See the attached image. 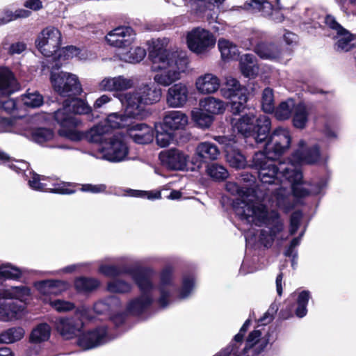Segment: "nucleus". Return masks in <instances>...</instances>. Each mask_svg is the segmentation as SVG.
Masks as SVG:
<instances>
[{"label":"nucleus","mask_w":356,"mask_h":356,"mask_svg":"<svg viewBox=\"0 0 356 356\" xmlns=\"http://www.w3.org/2000/svg\"><path fill=\"white\" fill-rule=\"evenodd\" d=\"M154 81L159 86L168 87L181 78L188 65V59L181 51L154 47L149 54Z\"/></svg>","instance_id":"nucleus-3"},{"label":"nucleus","mask_w":356,"mask_h":356,"mask_svg":"<svg viewBox=\"0 0 356 356\" xmlns=\"http://www.w3.org/2000/svg\"><path fill=\"white\" fill-rule=\"evenodd\" d=\"M302 178L296 182L292 183L291 188L294 196L304 197L309 195L320 194L326 186V181L321 179L315 183H302Z\"/></svg>","instance_id":"nucleus-29"},{"label":"nucleus","mask_w":356,"mask_h":356,"mask_svg":"<svg viewBox=\"0 0 356 356\" xmlns=\"http://www.w3.org/2000/svg\"><path fill=\"white\" fill-rule=\"evenodd\" d=\"M226 190L237 198L233 202L234 209L242 220L257 226L264 225L261 230L259 241L265 247H270L278 238V234L284 229V223L276 211H268L262 203L264 195L248 193L243 186L229 181Z\"/></svg>","instance_id":"nucleus-1"},{"label":"nucleus","mask_w":356,"mask_h":356,"mask_svg":"<svg viewBox=\"0 0 356 356\" xmlns=\"http://www.w3.org/2000/svg\"><path fill=\"white\" fill-rule=\"evenodd\" d=\"M218 46L224 60L234 59L238 54L237 46L229 40L221 38L218 40Z\"/></svg>","instance_id":"nucleus-49"},{"label":"nucleus","mask_w":356,"mask_h":356,"mask_svg":"<svg viewBox=\"0 0 356 356\" xmlns=\"http://www.w3.org/2000/svg\"><path fill=\"white\" fill-rule=\"evenodd\" d=\"M102 158L113 163L122 162L127 159L129 147L122 136H113L105 147L102 149Z\"/></svg>","instance_id":"nucleus-14"},{"label":"nucleus","mask_w":356,"mask_h":356,"mask_svg":"<svg viewBox=\"0 0 356 356\" xmlns=\"http://www.w3.org/2000/svg\"><path fill=\"white\" fill-rule=\"evenodd\" d=\"M51 327L47 323L38 325L31 332L30 341L32 343H38L47 341L50 337Z\"/></svg>","instance_id":"nucleus-50"},{"label":"nucleus","mask_w":356,"mask_h":356,"mask_svg":"<svg viewBox=\"0 0 356 356\" xmlns=\"http://www.w3.org/2000/svg\"><path fill=\"white\" fill-rule=\"evenodd\" d=\"M113 338L108 333L107 327L102 326L81 334L78 338L77 344L83 350H89L104 344Z\"/></svg>","instance_id":"nucleus-15"},{"label":"nucleus","mask_w":356,"mask_h":356,"mask_svg":"<svg viewBox=\"0 0 356 356\" xmlns=\"http://www.w3.org/2000/svg\"><path fill=\"white\" fill-rule=\"evenodd\" d=\"M128 131L132 140L138 144H148L153 140L154 137L153 129L144 123L130 124Z\"/></svg>","instance_id":"nucleus-30"},{"label":"nucleus","mask_w":356,"mask_h":356,"mask_svg":"<svg viewBox=\"0 0 356 356\" xmlns=\"http://www.w3.org/2000/svg\"><path fill=\"white\" fill-rule=\"evenodd\" d=\"M0 164H7L8 166L17 173L28 169L29 165L23 161H13L4 152L0 149Z\"/></svg>","instance_id":"nucleus-59"},{"label":"nucleus","mask_w":356,"mask_h":356,"mask_svg":"<svg viewBox=\"0 0 356 356\" xmlns=\"http://www.w3.org/2000/svg\"><path fill=\"white\" fill-rule=\"evenodd\" d=\"M19 118L0 117V133L11 132L22 134V124L19 122Z\"/></svg>","instance_id":"nucleus-47"},{"label":"nucleus","mask_w":356,"mask_h":356,"mask_svg":"<svg viewBox=\"0 0 356 356\" xmlns=\"http://www.w3.org/2000/svg\"><path fill=\"white\" fill-rule=\"evenodd\" d=\"M296 102L293 99H288L282 102L276 108L275 107V117L279 120L289 119L296 108Z\"/></svg>","instance_id":"nucleus-45"},{"label":"nucleus","mask_w":356,"mask_h":356,"mask_svg":"<svg viewBox=\"0 0 356 356\" xmlns=\"http://www.w3.org/2000/svg\"><path fill=\"white\" fill-rule=\"evenodd\" d=\"M192 120L202 128L209 127L213 120L211 115L206 113L200 107L199 108H194L191 111Z\"/></svg>","instance_id":"nucleus-57"},{"label":"nucleus","mask_w":356,"mask_h":356,"mask_svg":"<svg viewBox=\"0 0 356 356\" xmlns=\"http://www.w3.org/2000/svg\"><path fill=\"white\" fill-rule=\"evenodd\" d=\"M21 106L29 108H37L43 104L42 96L37 91H29L22 95L20 98Z\"/></svg>","instance_id":"nucleus-54"},{"label":"nucleus","mask_w":356,"mask_h":356,"mask_svg":"<svg viewBox=\"0 0 356 356\" xmlns=\"http://www.w3.org/2000/svg\"><path fill=\"white\" fill-rule=\"evenodd\" d=\"M188 88L186 84L175 83L167 91L166 103L170 108H181L188 102Z\"/></svg>","instance_id":"nucleus-23"},{"label":"nucleus","mask_w":356,"mask_h":356,"mask_svg":"<svg viewBox=\"0 0 356 356\" xmlns=\"http://www.w3.org/2000/svg\"><path fill=\"white\" fill-rule=\"evenodd\" d=\"M126 273L131 276V278L138 287L141 295L131 300L127 307L129 313L131 314H140L146 310L153 302L152 291L154 285L152 277L155 274L152 268H143L138 270H127Z\"/></svg>","instance_id":"nucleus-6"},{"label":"nucleus","mask_w":356,"mask_h":356,"mask_svg":"<svg viewBox=\"0 0 356 356\" xmlns=\"http://www.w3.org/2000/svg\"><path fill=\"white\" fill-rule=\"evenodd\" d=\"M268 343V334L263 335L261 330H254L249 334L242 353L236 356H257Z\"/></svg>","instance_id":"nucleus-20"},{"label":"nucleus","mask_w":356,"mask_h":356,"mask_svg":"<svg viewBox=\"0 0 356 356\" xmlns=\"http://www.w3.org/2000/svg\"><path fill=\"white\" fill-rule=\"evenodd\" d=\"M3 297L10 300L26 302L30 296V289L25 286H13L1 291Z\"/></svg>","instance_id":"nucleus-43"},{"label":"nucleus","mask_w":356,"mask_h":356,"mask_svg":"<svg viewBox=\"0 0 356 356\" xmlns=\"http://www.w3.org/2000/svg\"><path fill=\"white\" fill-rule=\"evenodd\" d=\"M90 309L81 306L78 308L74 314L68 318H60L56 320L55 327L57 332L65 339L74 338L84 326V320H91Z\"/></svg>","instance_id":"nucleus-9"},{"label":"nucleus","mask_w":356,"mask_h":356,"mask_svg":"<svg viewBox=\"0 0 356 356\" xmlns=\"http://www.w3.org/2000/svg\"><path fill=\"white\" fill-rule=\"evenodd\" d=\"M324 22L333 31V34L335 33L333 38L337 40L334 45L336 51L346 52L350 50L353 46L352 34L343 28L331 15H327Z\"/></svg>","instance_id":"nucleus-16"},{"label":"nucleus","mask_w":356,"mask_h":356,"mask_svg":"<svg viewBox=\"0 0 356 356\" xmlns=\"http://www.w3.org/2000/svg\"><path fill=\"white\" fill-rule=\"evenodd\" d=\"M51 81L54 90L61 96H75L82 92L78 76L74 74L65 72H51Z\"/></svg>","instance_id":"nucleus-10"},{"label":"nucleus","mask_w":356,"mask_h":356,"mask_svg":"<svg viewBox=\"0 0 356 356\" xmlns=\"http://www.w3.org/2000/svg\"><path fill=\"white\" fill-rule=\"evenodd\" d=\"M311 298V294L309 291H302L298 293L296 298L297 307L295 309V314L298 318H303L307 314V306Z\"/></svg>","instance_id":"nucleus-56"},{"label":"nucleus","mask_w":356,"mask_h":356,"mask_svg":"<svg viewBox=\"0 0 356 356\" xmlns=\"http://www.w3.org/2000/svg\"><path fill=\"white\" fill-rule=\"evenodd\" d=\"M247 94V89L242 86L234 77L226 78L225 88L221 90V95L226 99H234L238 96Z\"/></svg>","instance_id":"nucleus-35"},{"label":"nucleus","mask_w":356,"mask_h":356,"mask_svg":"<svg viewBox=\"0 0 356 356\" xmlns=\"http://www.w3.org/2000/svg\"><path fill=\"white\" fill-rule=\"evenodd\" d=\"M17 89V81L12 72L6 67H0V92L10 95Z\"/></svg>","instance_id":"nucleus-34"},{"label":"nucleus","mask_w":356,"mask_h":356,"mask_svg":"<svg viewBox=\"0 0 356 356\" xmlns=\"http://www.w3.org/2000/svg\"><path fill=\"white\" fill-rule=\"evenodd\" d=\"M207 174L213 180L222 181L228 177L227 170L218 163H211L207 166Z\"/></svg>","instance_id":"nucleus-60"},{"label":"nucleus","mask_w":356,"mask_h":356,"mask_svg":"<svg viewBox=\"0 0 356 356\" xmlns=\"http://www.w3.org/2000/svg\"><path fill=\"white\" fill-rule=\"evenodd\" d=\"M220 154L218 147L210 142H202L197 145L195 155L201 161L216 160Z\"/></svg>","instance_id":"nucleus-36"},{"label":"nucleus","mask_w":356,"mask_h":356,"mask_svg":"<svg viewBox=\"0 0 356 356\" xmlns=\"http://www.w3.org/2000/svg\"><path fill=\"white\" fill-rule=\"evenodd\" d=\"M217 140L218 143L224 145L227 161L232 167L240 169L246 166L247 162L245 156L233 146L232 140H228L225 136H219Z\"/></svg>","instance_id":"nucleus-25"},{"label":"nucleus","mask_w":356,"mask_h":356,"mask_svg":"<svg viewBox=\"0 0 356 356\" xmlns=\"http://www.w3.org/2000/svg\"><path fill=\"white\" fill-rule=\"evenodd\" d=\"M224 0H190L192 8L196 14L206 18L209 22L217 19V13L214 10L216 6H218Z\"/></svg>","instance_id":"nucleus-26"},{"label":"nucleus","mask_w":356,"mask_h":356,"mask_svg":"<svg viewBox=\"0 0 356 356\" xmlns=\"http://www.w3.org/2000/svg\"><path fill=\"white\" fill-rule=\"evenodd\" d=\"M309 120V111L307 106L302 103L297 104L293 112V125L297 128L304 129Z\"/></svg>","instance_id":"nucleus-42"},{"label":"nucleus","mask_w":356,"mask_h":356,"mask_svg":"<svg viewBox=\"0 0 356 356\" xmlns=\"http://www.w3.org/2000/svg\"><path fill=\"white\" fill-rule=\"evenodd\" d=\"M188 123V115L181 111L172 110L164 113L163 120L159 123L161 129H165L172 132L184 130Z\"/></svg>","instance_id":"nucleus-22"},{"label":"nucleus","mask_w":356,"mask_h":356,"mask_svg":"<svg viewBox=\"0 0 356 356\" xmlns=\"http://www.w3.org/2000/svg\"><path fill=\"white\" fill-rule=\"evenodd\" d=\"M161 96V90L154 84H142L133 92L119 95V99L125 106L127 115L134 118L143 119L148 115L145 106L159 102Z\"/></svg>","instance_id":"nucleus-5"},{"label":"nucleus","mask_w":356,"mask_h":356,"mask_svg":"<svg viewBox=\"0 0 356 356\" xmlns=\"http://www.w3.org/2000/svg\"><path fill=\"white\" fill-rule=\"evenodd\" d=\"M38 290L44 294L58 295L68 287L66 282L61 280H43L37 284Z\"/></svg>","instance_id":"nucleus-37"},{"label":"nucleus","mask_w":356,"mask_h":356,"mask_svg":"<svg viewBox=\"0 0 356 356\" xmlns=\"http://www.w3.org/2000/svg\"><path fill=\"white\" fill-rule=\"evenodd\" d=\"M92 54L86 49H81L74 46H68L60 50L59 58L63 57L64 59H70L74 57L80 60H86L91 57Z\"/></svg>","instance_id":"nucleus-48"},{"label":"nucleus","mask_w":356,"mask_h":356,"mask_svg":"<svg viewBox=\"0 0 356 356\" xmlns=\"http://www.w3.org/2000/svg\"><path fill=\"white\" fill-rule=\"evenodd\" d=\"M200 107L212 116L225 112L227 104L220 99L214 97H207L200 100Z\"/></svg>","instance_id":"nucleus-33"},{"label":"nucleus","mask_w":356,"mask_h":356,"mask_svg":"<svg viewBox=\"0 0 356 356\" xmlns=\"http://www.w3.org/2000/svg\"><path fill=\"white\" fill-rule=\"evenodd\" d=\"M99 285V281L95 278L80 277L74 282L75 289L82 293H87L96 289Z\"/></svg>","instance_id":"nucleus-55"},{"label":"nucleus","mask_w":356,"mask_h":356,"mask_svg":"<svg viewBox=\"0 0 356 356\" xmlns=\"http://www.w3.org/2000/svg\"><path fill=\"white\" fill-rule=\"evenodd\" d=\"M255 120V115L253 112L244 113L242 115L232 117L231 124L234 131H237L245 137L252 136L257 143L264 142L270 131L271 122L266 115H260Z\"/></svg>","instance_id":"nucleus-7"},{"label":"nucleus","mask_w":356,"mask_h":356,"mask_svg":"<svg viewBox=\"0 0 356 356\" xmlns=\"http://www.w3.org/2000/svg\"><path fill=\"white\" fill-rule=\"evenodd\" d=\"M22 275L19 268L13 266L9 264H3L0 266V280L1 279H17Z\"/></svg>","instance_id":"nucleus-64"},{"label":"nucleus","mask_w":356,"mask_h":356,"mask_svg":"<svg viewBox=\"0 0 356 356\" xmlns=\"http://www.w3.org/2000/svg\"><path fill=\"white\" fill-rule=\"evenodd\" d=\"M320 159L319 147L314 145L307 147L305 141L300 140L298 143V149L291 155L289 162L293 163L296 168L300 170L297 165L302 163L313 164Z\"/></svg>","instance_id":"nucleus-18"},{"label":"nucleus","mask_w":356,"mask_h":356,"mask_svg":"<svg viewBox=\"0 0 356 356\" xmlns=\"http://www.w3.org/2000/svg\"><path fill=\"white\" fill-rule=\"evenodd\" d=\"M261 108L265 113H273L275 110L273 90L266 88L261 95Z\"/></svg>","instance_id":"nucleus-63"},{"label":"nucleus","mask_w":356,"mask_h":356,"mask_svg":"<svg viewBox=\"0 0 356 356\" xmlns=\"http://www.w3.org/2000/svg\"><path fill=\"white\" fill-rule=\"evenodd\" d=\"M130 118H134L127 115L126 112L125 115L113 113L108 115L104 122L107 124L111 131L112 129L129 127L130 126Z\"/></svg>","instance_id":"nucleus-44"},{"label":"nucleus","mask_w":356,"mask_h":356,"mask_svg":"<svg viewBox=\"0 0 356 356\" xmlns=\"http://www.w3.org/2000/svg\"><path fill=\"white\" fill-rule=\"evenodd\" d=\"M24 335L25 330L22 327H10L0 333V343H14L22 339Z\"/></svg>","instance_id":"nucleus-41"},{"label":"nucleus","mask_w":356,"mask_h":356,"mask_svg":"<svg viewBox=\"0 0 356 356\" xmlns=\"http://www.w3.org/2000/svg\"><path fill=\"white\" fill-rule=\"evenodd\" d=\"M250 325V320L248 319L245 321L243 326L241 327L239 332L235 335L234 337V343H232L229 347H227L225 350L220 352L216 356H229V355H233L234 356H236V353L238 351V346L236 343L241 342L244 336L245 332L247 331L248 328Z\"/></svg>","instance_id":"nucleus-51"},{"label":"nucleus","mask_w":356,"mask_h":356,"mask_svg":"<svg viewBox=\"0 0 356 356\" xmlns=\"http://www.w3.org/2000/svg\"><path fill=\"white\" fill-rule=\"evenodd\" d=\"M131 289L130 283L120 279H113L107 284V289L111 293H125L131 291Z\"/></svg>","instance_id":"nucleus-62"},{"label":"nucleus","mask_w":356,"mask_h":356,"mask_svg":"<svg viewBox=\"0 0 356 356\" xmlns=\"http://www.w3.org/2000/svg\"><path fill=\"white\" fill-rule=\"evenodd\" d=\"M230 99L232 100L230 110L234 117L241 115V113H245V111L248 108L246 104L248 99L247 94Z\"/></svg>","instance_id":"nucleus-61"},{"label":"nucleus","mask_w":356,"mask_h":356,"mask_svg":"<svg viewBox=\"0 0 356 356\" xmlns=\"http://www.w3.org/2000/svg\"><path fill=\"white\" fill-rule=\"evenodd\" d=\"M61 44V33L53 26H49L42 31L36 40L38 50L44 56L49 57L58 51Z\"/></svg>","instance_id":"nucleus-13"},{"label":"nucleus","mask_w":356,"mask_h":356,"mask_svg":"<svg viewBox=\"0 0 356 356\" xmlns=\"http://www.w3.org/2000/svg\"><path fill=\"white\" fill-rule=\"evenodd\" d=\"M243 8L252 13H261L264 17L271 16L275 22H281L284 17L277 10H273L272 4L267 0H250L244 4Z\"/></svg>","instance_id":"nucleus-24"},{"label":"nucleus","mask_w":356,"mask_h":356,"mask_svg":"<svg viewBox=\"0 0 356 356\" xmlns=\"http://www.w3.org/2000/svg\"><path fill=\"white\" fill-rule=\"evenodd\" d=\"M120 306L121 302L119 298L115 296H111L95 302L93 309L97 314H103L110 311H115Z\"/></svg>","instance_id":"nucleus-40"},{"label":"nucleus","mask_w":356,"mask_h":356,"mask_svg":"<svg viewBox=\"0 0 356 356\" xmlns=\"http://www.w3.org/2000/svg\"><path fill=\"white\" fill-rule=\"evenodd\" d=\"M26 170V169L25 170ZM24 172L26 179L28 181L29 187L37 191H49L52 193L69 195L75 193V190L71 188L75 185L70 182H63L58 180L50 179L41 176L33 172Z\"/></svg>","instance_id":"nucleus-8"},{"label":"nucleus","mask_w":356,"mask_h":356,"mask_svg":"<svg viewBox=\"0 0 356 356\" xmlns=\"http://www.w3.org/2000/svg\"><path fill=\"white\" fill-rule=\"evenodd\" d=\"M241 180L243 182V186L245 190L248 188V193L257 194L259 195H264L262 202L268 197V193L266 192H264L263 190L258 189L259 185L256 184V179L253 175L248 173L242 174L241 176Z\"/></svg>","instance_id":"nucleus-53"},{"label":"nucleus","mask_w":356,"mask_h":356,"mask_svg":"<svg viewBox=\"0 0 356 356\" xmlns=\"http://www.w3.org/2000/svg\"><path fill=\"white\" fill-rule=\"evenodd\" d=\"M240 67L242 74L246 77H254L259 72V67L253 54H246L241 57Z\"/></svg>","instance_id":"nucleus-39"},{"label":"nucleus","mask_w":356,"mask_h":356,"mask_svg":"<svg viewBox=\"0 0 356 356\" xmlns=\"http://www.w3.org/2000/svg\"><path fill=\"white\" fill-rule=\"evenodd\" d=\"M176 286L172 280V271L170 268H164L160 275V282L158 285L159 298L158 303L160 307L165 308L170 303V298L175 291Z\"/></svg>","instance_id":"nucleus-21"},{"label":"nucleus","mask_w":356,"mask_h":356,"mask_svg":"<svg viewBox=\"0 0 356 356\" xmlns=\"http://www.w3.org/2000/svg\"><path fill=\"white\" fill-rule=\"evenodd\" d=\"M186 43L191 51L203 55L215 47L216 38L209 31L198 27L188 33Z\"/></svg>","instance_id":"nucleus-11"},{"label":"nucleus","mask_w":356,"mask_h":356,"mask_svg":"<svg viewBox=\"0 0 356 356\" xmlns=\"http://www.w3.org/2000/svg\"><path fill=\"white\" fill-rule=\"evenodd\" d=\"M195 86L202 95L213 94L219 90L220 80L214 74L207 72L197 77Z\"/></svg>","instance_id":"nucleus-28"},{"label":"nucleus","mask_w":356,"mask_h":356,"mask_svg":"<svg viewBox=\"0 0 356 356\" xmlns=\"http://www.w3.org/2000/svg\"><path fill=\"white\" fill-rule=\"evenodd\" d=\"M146 56L145 49L137 47L134 49H131L126 53H122L120 55V60L130 63H137L140 62Z\"/></svg>","instance_id":"nucleus-58"},{"label":"nucleus","mask_w":356,"mask_h":356,"mask_svg":"<svg viewBox=\"0 0 356 356\" xmlns=\"http://www.w3.org/2000/svg\"><path fill=\"white\" fill-rule=\"evenodd\" d=\"M110 133L109 127L104 122L92 127L86 134V138L90 143H99L105 140V136Z\"/></svg>","instance_id":"nucleus-46"},{"label":"nucleus","mask_w":356,"mask_h":356,"mask_svg":"<svg viewBox=\"0 0 356 356\" xmlns=\"http://www.w3.org/2000/svg\"><path fill=\"white\" fill-rule=\"evenodd\" d=\"M159 158L165 168L173 170H184L187 166L189 156L179 149L171 148L161 152Z\"/></svg>","instance_id":"nucleus-19"},{"label":"nucleus","mask_w":356,"mask_h":356,"mask_svg":"<svg viewBox=\"0 0 356 356\" xmlns=\"http://www.w3.org/2000/svg\"><path fill=\"white\" fill-rule=\"evenodd\" d=\"M256 54L263 59L277 60L281 56V50L274 43H260L255 47Z\"/></svg>","instance_id":"nucleus-38"},{"label":"nucleus","mask_w":356,"mask_h":356,"mask_svg":"<svg viewBox=\"0 0 356 356\" xmlns=\"http://www.w3.org/2000/svg\"><path fill=\"white\" fill-rule=\"evenodd\" d=\"M22 134L38 144L42 145L54 138V132L49 128L37 127L26 129L22 128Z\"/></svg>","instance_id":"nucleus-32"},{"label":"nucleus","mask_w":356,"mask_h":356,"mask_svg":"<svg viewBox=\"0 0 356 356\" xmlns=\"http://www.w3.org/2000/svg\"><path fill=\"white\" fill-rule=\"evenodd\" d=\"M90 111L88 104L81 99L75 98L65 101L63 107L54 114L55 120L60 126L59 134L71 140H80L83 138V134L76 128L81 124V120L75 114H86Z\"/></svg>","instance_id":"nucleus-4"},{"label":"nucleus","mask_w":356,"mask_h":356,"mask_svg":"<svg viewBox=\"0 0 356 356\" xmlns=\"http://www.w3.org/2000/svg\"><path fill=\"white\" fill-rule=\"evenodd\" d=\"M136 35V32L130 26H118L109 31L105 38L111 47L127 49L134 43Z\"/></svg>","instance_id":"nucleus-17"},{"label":"nucleus","mask_w":356,"mask_h":356,"mask_svg":"<svg viewBox=\"0 0 356 356\" xmlns=\"http://www.w3.org/2000/svg\"><path fill=\"white\" fill-rule=\"evenodd\" d=\"M156 132V143L160 147H165L170 145L174 139V134L172 131L163 127L161 129L159 123H156L155 125Z\"/></svg>","instance_id":"nucleus-52"},{"label":"nucleus","mask_w":356,"mask_h":356,"mask_svg":"<svg viewBox=\"0 0 356 356\" xmlns=\"http://www.w3.org/2000/svg\"><path fill=\"white\" fill-rule=\"evenodd\" d=\"M291 141L289 131L287 129L278 127L270 134L263 152L270 158L276 159L289 149Z\"/></svg>","instance_id":"nucleus-12"},{"label":"nucleus","mask_w":356,"mask_h":356,"mask_svg":"<svg viewBox=\"0 0 356 356\" xmlns=\"http://www.w3.org/2000/svg\"><path fill=\"white\" fill-rule=\"evenodd\" d=\"M134 81L130 78L124 76L114 77L107 76L99 83V88L102 91L119 92L132 88Z\"/></svg>","instance_id":"nucleus-27"},{"label":"nucleus","mask_w":356,"mask_h":356,"mask_svg":"<svg viewBox=\"0 0 356 356\" xmlns=\"http://www.w3.org/2000/svg\"><path fill=\"white\" fill-rule=\"evenodd\" d=\"M275 159L270 158L263 152H256L249 164V166L257 170L258 177L261 182L258 187L259 190H263L268 194L270 191L273 193L271 200L275 202V205L287 211L289 191L283 186L273 189L266 188L265 184L282 185L288 183L291 186L292 183L300 181L302 175L295 165L289 161L277 162Z\"/></svg>","instance_id":"nucleus-2"},{"label":"nucleus","mask_w":356,"mask_h":356,"mask_svg":"<svg viewBox=\"0 0 356 356\" xmlns=\"http://www.w3.org/2000/svg\"><path fill=\"white\" fill-rule=\"evenodd\" d=\"M24 309L23 304H17L3 297L0 292V320L8 321L16 317Z\"/></svg>","instance_id":"nucleus-31"}]
</instances>
